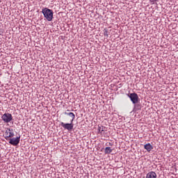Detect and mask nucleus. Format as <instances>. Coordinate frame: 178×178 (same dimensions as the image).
Here are the masks:
<instances>
[{
  "mask_svg": "<svg viewBox=\"0 0 178 178\" xmlns=\"http://www.w3.org/2000/svg\"><path fill=\"white\" fill-rule=\"evenodd\" d=\"M42 13L48 22H52V19H54V11L52 10L44 8L42 10Z\"/></svg>",
  "mask_w": 178,
  "mask_h": 178,
  "instance_id": "f257e3e1",
  "label": "nucleus"
},
{
  "mask_svg": "<svg viewBox=\"0 0 178 178\" xmlns=\"http://www.w3.org/2000/svg\"><path fill=\"white\" fill-rule=\"evenodd\" d=\"M1 119L4 122V123H10V122H12L13 118L12 117V114L9 113H6L2 115Z\"/></svg>",
  "mask_w": 178,
  "mask_h": 178,
  "instance_id": "f03ea898",
  "label": "nucleus"
},
{
  "mask_svg": "<svg viewBox=\"0 0 178 178\" xmlns=\"http://www.w3.org/2000/svg\"><path fill=\"white\" fill-rule=\"evenodd\" d=\"M9 140V144L11 145H13L14 147H16L17 145H19L20 143V136H17V138H10Z\"/></svg>",
  "mask_w": 178,
  "mask_h": 178,
  "instance_id": "7ed1b4c3",
  "label": "nucleus"
},
{
  "mask_svg": "<svg viewBox=\"0 0 178 178\" xmlns=\"http://www.w3.org/2000/svg\"><path fill=\"white\" fill-rule=\"evenodd\" d=\"M12 137H15V133H13V129H7L5 131V138L6 140H10Z\"/></svg>",
  "mask_w": 178,
  "mask_h": 178,
  "instance_id": "20e7f679",
  "label": "nucleus"
},
{
  "mask_svg": "<svg viewBox=\"0 0 178 178\" xmlns=\"http://www.w3.org/2000/svg\"><path fill=\"white\" fill-rule=\"evenodd\" d=\"M133 104H137L138 102V95L137 93H131L128 95Z\"/></svg>",
  "mask_w": 178,
  "mask_h": 178,
  "instance_id": "39448f33",
  "label": "nucleus"
},
{
  "mask_svg": "<svg viewBox=\"0 0 178 178\" xmlns=\"http://www.w3.org/2000/svg\"><path fill=\"white\" fill-rule=\"evenodd\" d=\"M146 178H156V173L154 171H151L147 174Z\"/></svg>",
  "mask_w": 178,
  "mask_h": 178,
  "instance_id": "423d86ee",
  "label": "nucleus"
},
{
  "mask_svg": "<svg viewBox=\"0 0 178 178\" xmlns=\"http://www.w3.org/2000/svg\"><path fill=\"white\" fill-rule=\"evenodd\" d=\"M144 148L145 149H146L148 152H149L150 151H152V149H154V147H152V145H151L150 143H147L146 145H144Z\"/></svg>",
  "mask_w": 178,
  "mask_h": 178,
  "instance_id": "0eeeda50",
  "label": "nucleus"
},
{
  "mask_svg": "<svg viewBox=\"0 0 178 178\" xmlns=\"http://www.w3.org/2000/svg\"><path fill=\"white\" fill-rule=\"evenodd\" d=\"M74 113H68V119L71 123H73V120H74Z\"/></svg>",
  "mask_w": 178,
  "mask_h": 178,
  "instance_id": "6e6552de",
  "label": "nucleus"
},
{
  "mask_svg": "<svg viewBox=\"0 0 178 178\" xmlns=\"http://www.w3.org/2000/svg\"><path fill=\"white\" fill-rule=\"evenodd\" d=\"M98 131H99V134H105V131L104 130V127L99 126L98 127Z\"/></svg>",
  "mask_w": 178,
  "mask_h": 178,
  "instance_id": "1a4fd4ad",
  "label": "nucleus"
},
{
  "mask_svg": "<svg viewBox=\"0 0 178 178\" xmlns=\"http://www.w3.org/2000/svg\"><path fill=\"white\" fill-rule=\"evenodd\" d=\"M113 151V150L111 148V147H106L105 148V154H111Z\"/></svg>",
  "mask_w": 178,
  "mask_h": 178,
  "instance_id": "9d476101",
  "label": "nucleus"
},
{
  "mask_svg": "<svg viewBox=\"0 0 178 178\" xmlns=\"http://www.w3.org/2000/svg\"><path fill=\"white\" fill-rule=\"evenodd\" d=\"M72 129H73L72 122H70V124H67V130H72Z\"/></svg>",
  "mask_w": 178,
  "mask_h": 178,
  "instance_id": "9b49d317",
  "label": "nucleus"
},
{
  "mask_svg": "<svg viewBox=\"0 0 178 178\" xmlns=\"http://www.w3.org/2000/svg\"><path fill=\"white\" fill-rule=\"evenodd\" d=\"M61 126L64 127V129H67V123L65 124L63 122H61Z\"/></svg>",
  "mask_w": 178,
  "mask_h": 178,
  "instance_id": "f8f14e48",
  "label": "nucleus"
},
{
  "mask_svg": "<svg viewBox=\"0 0 178 178\" xmlns=\"http://www.w3.org/2000/svg\"><path fill=\"white\" fill-rule=\"evenodd\" d=\"M104 35H106V37H108V31H106L104 32Z\"/></svg>",
  "mask_w": 178,
  "mask_h": 178,
  "instance_id": "ddd939ff",
  "label": "nucleus"
}]
</instances>
